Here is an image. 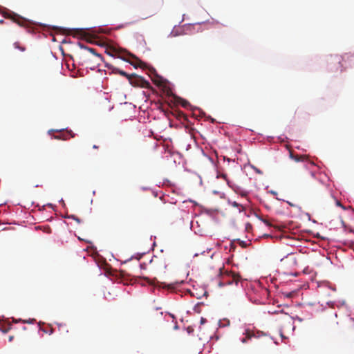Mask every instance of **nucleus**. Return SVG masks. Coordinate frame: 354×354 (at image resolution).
Segmentation results:
<instances>
[{
  "instance_id": "f257e3e1",
  "label": "nucleus",
  "mask_w": 354,
  "mask_h": 354,
  "mask_svg": "<svg viewBox=\"0 0 354 354\" xmlns=\"http://www.w3.org/2000/svg\"><path fill=\"white\" fill-rule=\"evenodd\" d=\"M124 55H119L118 57L123 59L124 61L129 62L132 66H133L135 68L140 67L144 68L146 66L145 63H144L142 61H141L139 58H138L136 55L133 54L125 51H123Z\"/></svg>"
},
{
  "instance_id": "f03ea898",
  "label": "nucleus",
  "mask_w": 354,
  "mask_h": 354,
  "mask_svg": "<svg viewBox=\"0 0 354 354\" xmlns=\"http://www.w3.org/2000/svg\"><path fill=\"white\" fill-rule=\"evenodd\" d=\"M281 262L290 268H295L298 266V257L295 254H288L285 258L281 260Z\"/></svg>"
},
{
  "instance_id": "7ed1b4c3",
  "label": "nucleus",
  "mask_w": 354,
  "mask_h": 354,
  "mask_svg": "<svg viewBox=\"0 0 354 354\" xmlns=\"http://www.w3.org/2000/svg\"><path fill=\"white\" fill-rule=\"evenodd\" d=\"M226 276L231 278V279H229L228 281H223L224 283L232 284L234 283L236 285H237L241 280V277L238 274H236L234 272L227 273Z\"/></svg>"
},
{
  "instance_id": "20e7f679",
  "label": "nucleus",
  "mask_w": 354,
  "mask_h": 354,
  "mask_svg": "<svg viewBox=\"0 0 354 354\" xmlns=\"http://www.w3.org/2000/svg\"><path fill=\"white\" fill-rule=\"evenodd\" d=\"M74 137H75V133L72 131L70 130V131H66L65 133H63L62 135L55 136L54 138L57 139V140H66L69 138H74Z\"/></svg>"
},
{
  "instance_id": "39448f33",
  "label": "nucleus",
  "mask_w": 354,
  "mask_h": 354,
  "mask_svg": "<svg viewBox=\"0 0 354 354\" xmlns=\"http://www.w3.org/2000/svg\"><path fill=\"white\" fill-rule=\"evenodd\" d=\"M80 47L82 48H84L85 50L92 53L93 55H94L95 56H96L97 57L100 58V59H102V57L100 54H98L96 53L95 50L94 48H89V47H86V46H83L82 44H80Z\"/></svg>"
},
{
  "instance_id": "423d86ee",
  "label": "nucleus",
  "mask_w": 354,
  "mask_h": 354,
  "mask_svg": "<svg viewBox=\"0 0 354 354\" xmlns=\"http://www.w3.org/2000/svg\"><path fill=\"white\" fill-rule=\"evenodd\" d=\"M84 31L83 30H81V29H75V30H71V32H70V35H73V37H83L84 36Z\"/></svg>"
},
{
  "instance_id": "0eeeda50",
  "label": "nucleus",
  "mask_w": 354,
  "mask_h": 354,
  "mask_svg": "<svg viewBox=\"0 0 354 354\" xmlns=\"http://www.w3.org/2000/svg\"><path fill=\"white\" fill-rule=\"evenodd\" d=\"M252 337H254V334L249 330H247L245 337H243L241 341L242 343H246L248 339H250Z\"/></svg>"
},
{
  "instance_id": "6e6552de",
  "label": "nucleus",
  "mask_w": 354,
  "mask_h": 354,
  "mask_svg": "<svg viewBox=\"0 0 354 354\" xmlns=\"http://www.w3.org/2000/svg\"><path fill=\"white\" fill-rule=\"evenodd\" d=\"M162 315H163V313L162 312H158V309H156V310H153L151 313V316L152 317H155L156 319L160 318L162 316Z\"/></svg>"
},
{
  "instance_id": "1a4fd4ad",
  "label": "nucleus",
  "mask_w": 354,
  "mask_h": 354,
  "mask_svg": "<svg viewBox=\"0 0 354 354\" xmlns=\"http://www.w3.org/2000/svg\"><path fill=\"white\" fill-rule=\"evenodd\" d=\"M13 46L15 48L20 50L24 52L26 50V47L22 46L19 41H16L13 44Z\"/></svg>"
},
{
  "instance_id": "9d476101",
  "label": "nucleus",
  "mask_w": 354,
  "mask_h": 354,
  "mask_svg": "<svg viewBox=\"0 0 354 354\" xmlns=\"http://www.w3.org/2000/svg\"><path fill=\"white\" fill-rule=\"evenodd\" d=\"M117 71H118V73L120 75H122V76H124V77H127L128 79H130V78H131V75H129V74H127L126 72H124V71H120V70H119V69H117Z\"/></svg>"
},
{
  "instance_id": "9b49d317",
  "label": "nucleus",
  "mask_w": 354,
  "mask_h": 354,
  "mask_svg": "<svg viewBox=\"0 0 354 354\" xmlns=\"http://www.w3.org/2000/svg\"><path fill=\"white\" fill-rule=\"evenodd\" d=\"M294 158L297 162L298 161H303V160H304L306 159V158L304 156L299 157L298 156H295Z\"/></svg>"
},
{
  "instance_id": "f8f14e48",
  "label": "nucleus",
  "mask_w": 354,
  "mask_h": 354,
  "mask_svg": "<svg viewBox=\"0 0 354 354\" xmlns=\"http://www.w3.org/2000/svg\"><path fill=\"white\" fill-rule=\"evenodd\" d=\"M159 259L155 257L153 259H152L151 261H150V263L152 264V265H156L157 263V261H158Z\"/></svg>"
},
{
  "instance_id": "ddd939ff",
  "label": "nucleus",
  "mask_w": 354,
  "mask_h": 354,
  "mask_svg": "<svg viewBox=\"0 0 354 354\" xmlns=\"http://www.w3.org/2000/svg\"><path fill=\"white\" fill-rule=\"evenodd\" d=\"M262 221H263V222L266 225H268V226H270V225H271V224L269 223V221H268V220H266V219H263V220H262Z\"/></svg>"
},
{
  "instance_id": "4468645a",
  "label": "nucleus",
  "mask_w": 354,
  "mask_h": 354,
  "mask_svg": "<svg viewBox=\"0 0 354 354\" xmlns=\"http://www.w3.org/2000/svg\"><path fill=\"white\" fill-rule=\"evenodd\" d=\"M232 205L234 206V207H239V204L237 203L236 201H234V202L232 203Z\"/></svg>"
},
{
  "instance_id": "2eb2a0df",
  "label": "nucleus",
  "mask_w": 354,
  "mask_h": 354,
  "mask_svg": "<svg viewBox=\"0 0 354 354\" xmlns=\"http://www.w3.org/2000/svg\"><path fill=\"white\" fill-rule=\"evenodd\" d=\"M145 266H146V264L145 263L140 264V268L141 269H145Z\"/></svg>"
},
{
  "instance_id": "dca6fc26",
  "label": "nucleus",
  "mask_w": 354,
  "mask_h": 354,
  "mask_svg": "<svg viewBox=\"0 0 354 354\" xmlns=\"http://www.w3.org/2000/svg\"><path fill=\"white\" fill-rule=\"evenodd\" d=\"M14 21L17 22L20 26H23V24L19 20L14 19Z\"/></svg>"
},
{
  "instance_id": "f3484780",
  "label": "nucleus",
  "mask_w": 354,
  "mask_h": 354,
  "mask_svg": "<svg viewBox=\"0 0 354 354\" xmlns=\"http://www.w3.org/2000/svg\"><path fill=\"white\" fill-rule=\"evenodd\" d=\"M205 322H206V319H205V318L202 317V318L201 319V323L202 324H204Z\"/></svg>"
},
{
  "instance_id": "a211bd4d",
  "label": "nucleus",
  "mask_w": 354,
  "mask_h": 354,
  "mask_svg": "<svg viewBox=\"0 0 354 354\" xmlns=\"http://www.w3.org/2000/svg\"><path fill=\"white\" fill-rule=\"evenodd\" d=\"M72 218L76 220L77 222H80V219L78 218H75V216H72Z\"/></svg>"
},
{
  "instance_id": "6ab92c4d",
  "label": "nucleus",
  "mask_w": 354,
  "mask_h": 354,
  "mask_svg": "<svg viewBox=\"0 0 354 354\" xmlns=\"http://www.w3.org/2000/svg\"><path fill=\"white\" fill-rule=\"evenodd\" d=\"M140 80H141L142 82H143L145 84H148V82H147V81H145L144 79H142V78H141V77H140Z\"/></svg>"
},
{
  "instance_id": "aec40b11",
  "label": "nucleus",
  "mask_w": 354,
  "mask_h": 354,
  "mask_svg": "<svg viewBox=\"0 0 354 354\" xmlns=\"http://www.w3.org/2000/svg\"><path fill=\"white\" fill-rule=\"evenodd\" d=\"M255 171L259 174H262V172L259 169L255 168Z\"/></svg>"
},
{
  "instance_id": "412c9836",
  "label": "nucleus",
  "mask_w": 354,
  "mask_h": 354,
  "mask_svg": "<svg viewBox=\"0 0 354 354\" xmlns=\"http://www.w3.org/2000/svg\"><path fill=\"white\" fill-rule=\"evenodd\" d=\"M336 203H337V205L342 207V205L339 201H337Z\"/></svg>"
},
{
  "instance_id": "4be33fe9",
  "label": "nucleus",
  "mask_w": 354,
  "mask_h": 354,
  "mask_svg": "<svg viewBox=\"0 0 354 354\" xmlns=\"http://www.w3.org/2000/svg\"><path fill=\"white\" fill-rule=\"evenodd\" d=\"M107 54H108V55H111V56H114V55H113L111 53H110V52H107Z\"/></svg>"
},
{
  "instance_id": "5701e85b",
  "label": "nucleus",
  "mask_w": 354,
  "mask_h": 354,
  "mask_svg": "<svg viewBox=\"0 0 354 354\" xmlns=\"http://www.w3.org/2000/svg\"><path fill=\"white\" fill-rule=\"evenodd\" d=\"M93 149H97V148H98V146H97V145H93Z\"/></svg>"
},
{
  "instance_id": "b1692460",
  "label": "nucleus",
  "mask_w": 354,
  "mask_h": 354,
  "mask_svg": "<svg viewBox=\"0 0 354 354\" xmlns=\"http://www.w3.org/2000/svg\"><path fill=\"white\" fill-rule=\"evenodd\" d=\"M171 317H174V315H171V314H169Z\"/></svg>"
},
{
  "instance_id": "393cba45",
  "label": "nucleus",
  "mask_w": 354,
  "mask_h": 354,
  "mask_svg": "<svg viewBox=\"0 0 354 354\" xmlns=\"http://www.w3.org/2000/svg\"><path fill=\"white\" fill-rule=\"evenodd\" d=\"M160 1H162V0H160Z\"/></svg>"
}]
</instances>
